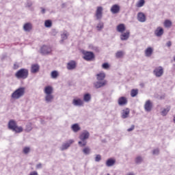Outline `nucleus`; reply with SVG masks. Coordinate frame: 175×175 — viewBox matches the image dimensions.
<instances>
[{
	"label": "nucleus",
	"mask_w": 175,
	"mask_h": 175,
	"mask_svg": "<svg viewBox=\"0 0 175 175\" xmlns=\"http://www.w3.org/2000/svg\"><path fill=\"white\" fill-rule=\"evenodd\" d=\"M174 70H175V64L173 65Z\"/></svg>",
	"instance_id": "nucleus-55"
},
{
	"label": "nucleus",
	"mask_w": 175,
	"mask_h": 175,
	"mask_svg": "<svg viewBox=\"0 0 175 175\" xmlns=\"http://www.w3.org/2000/svg\"><path fill=\"white\" fill-rule=\"evenodd\" d=\"M53 91H54V89L51 85L46 86L44 90V92L45 95L53 94Z\"/></svg>",
	"instance_id": "nucleus-18"
},
{
	"label": "nucleus",
	"mask_w": 175,
	"mask_h": 175,
	"mask_svg": "<svg viewBox=\"0 0 175 175\" xmlns=\"http://www.w3.org/2000/svg\"><path fill=\"white\" fill-rule=\"evenodd\" d=\"M15 77L16 79H27V77H28V70L25 68L20 69L16 72Z\"/></svg>",
	"instance_id": "nucleus-4"
},
{
	"label": "nucleus",
	"mask_w": 175,
	"mask_h": 175,
	"mask_svg": "<svg viewBox=\"0 0 175 175\" xmlns=\"http://www.w3.org/2000/svg\"><path fill=\"white\" fill-rule=\"evenodd\" d=\"M141 87H143V84H140Z\"/></svg>",
	"instance_id": "nucleus-58"
},
{
	"label": "nucleus",
	"mask_w": 175,
	"mask_h": 175,
	"mask_svg": "<svg viewBox=\"0 0 175 175\" xmlns=\"http://www.w3.org/2000/svg\"><path fill=\"white\" fill-rule=\"evenodd\" d=\"M172 23L170 20H165L163 23V25L165 28H170L172 27Z\"/></svg>",
	"instance_id": "nucleus-32"
},
{
	"label": "nucleus",
	"mask_w": 175,
	"mask_h": 175,
	"mask_svg": "<svg viewBox=\"0 0 175 175\" xmlns=\"http://www.w3.org/2000/svg\"><path fill=\"white\" fill-rule=\"evenodd\" d=\"M125 55V52L124 51H118L116 53V58H122Z\"/></svg>",
	"instance_id": "nucleus-31"
},
{
	"label": "nucleus",
	"mask_w": 175,
	"mask_h": 175,
	"mask_svg": "<svg viewBox=\"0 0 175 175\" xmlns=\"http://www.w3.org/2000/svg\"><path fill=\"white\" fill-rule=\"evenodd\" d=\"M65 6V3L62 4V8H64Z\"/></svg>",
	"instance_id": "nucleus-56"
},
{
	"label": "nucleus",
	"mask_w": 175,
	"mask_h": 175,
	"mask_svg": "<svg viewBox=\"0 0 175 175\" xmlns=\"http://www.w3.org/2000/svg\"><path fill=\"white\" fill-rule=\"evenodd\" d=\"M8 129L10 131H12L15 133H21L24 131V129L21 126H18L17 122H16L14 120H10L8 122Z\"/></svg>",
	"instance_id": "nucleus-1"
},
{
	"label": "nucleus",
	"mask_w": 175,
	"mask_h": 175,
	"mask_svg": "<svg viewBox=\"0 0 175 175\" xmlns=\"http://www.w3.org/2000/svg\"><path fill=\"white\" fill-rule=\"evenodd\" d=\"M68 36H69V33L66 31H64L61 33L62 40H60V43H64V40H66V39H68Z\"/></svg>",
	"instance_id": "nucleus-25"
},
{
	"label": "nucleus",
	"mask_w": 175,
	"mask_h": 175,
	"mask_svg": "<svg viewBox=\"0 0 175 175\" xmlns=\"http://www.w3.org/2000/svg\"><path fill=\"white\" fill-rule=\"evenodd\" d=\"M39 69H40V66H39V64H32L31 67V73H38V72H39Z\"/></svg>",
	"instance_id": "nucleus-21"
},
{
	"label": "nucleus",
	"mask_w": 175,
	"mask_h": 175,
	"mask_svg": "<svg viewBox=\"0 0 175 175\" xmlns=\"http://www.w3.org/2000/svg\"><path fill=\"white\" fill-rule=\"evenodd\" d=\"M57 33H58V31H57L55 29H52L51 31V34L52 35V36H55Z\"/></svg>",
	"instance_id": "nucleus-47"
},
{
	"label": "nucleus",
	"mask_w": 175,
	"mask_h": 175,
	"mask_svg": "<svg viewBox=\"0 0 175 175\" xmlns=\"http://www.w3.org/2000/svg\"><path fill=\"white\" fill-rule=\"evenodd\" d=\"M153 155H159V149L156 148L152 150Z\"/></svg>",
	"instance_id": "nucleus-46"
},
{
	"label": "nucleus",
	"mask_w": 175,
	"mask_h": 175,
	"mask_svg": "<svg viewBox=\"0 0 175 175\" xmlns=\"http://www.w3.org/2000/svg\"><path fill=\"white\" fill-rule=\"evenodd\" d=\"M32 5H33V3H32V1H27L26 4H25V7L26 8H31V6H32Z\"/></svg>",
	"instance_id": "nucleus-45"
},
{
	"label": "nucleus",
	"mask_w": 175,
	"mask_h": 175,
	"mask_svg": "<svg viewBox=\"0 0 175 175\" xmlns=\"http://www.w3.org/2000/svg\"><path fill=\"white\" fill-rule=\"evenodd\" d=\"M116 30L118 31V32H120V33H124V31H125V25L120 24L117 26Z\"/></svg>",
	"instance_id": "nucleus-29"
},
{
	"label": "nucleus",
	"mask_w": 175,
	"mask_h": 175,
	"mask_svg": "<svg viewBox=\"0 0 175 175\" xmlns=\"http://www.w3.org/2000/svg\"><path fill=\"white\" fill-rule=\"evenodd\" d=\"M107 85V81H97L93 83V87L96 88V90H99V88H102L105 87V85Z\"/></svg>",
	"instance_id": "nucleus-5"
},
{
	"label": "nucleus",
	"mask_w": 175,
	"mask_h": 175,
	"mask_svg": "<svg viewBox=\"0 0 175 175\" xmlns=\"http://www.w3.org/2000/svg\"><path fill=\"white\" fill-rule=\"evenodd\" d=\"M144 3H146V1L144 0H139L136 3V7L137 8H143V6H144Z\"/></svg>",
	"instance_id": "nucleus-36"
},
{
	"label": "nucleus",
	"mask_w": 175,
	"mask_h": 175,
	"mask_svg": "<svg viewBox=\"0 0 175 175\" xmlns=\"http://www.w3.org/2000/svg\"><path fill=\"white\" fill-rule=\"evenodd\" d=\"M33 129L32 127V123L29 122L26 124V128L25 129V132H31V131Z\"/></svg>",
	"instance_id": "nucleus-34"
},
{
	"label": "nucleus",
	"mask_w": 175,
	"mask_h": 175,
	"mask_svg": "<svg viewBox=\"0 0 175 175\" xmlns=\"http://www.w3.org/2000/svg\"><path fill=\"white\" fill-rule=\"evenodd\" d=\"M51 53V48L49 46L44 45L40 49V53L42 55H47Z\"/></svg>",
	"instance_id": "nucleus-8"
},
{
	"label": "nucleus",
	"mask_w": 175,
	"mask_h": 175,
	"mask_svg": "<svg viewBox=\"0 0 175 175\" xmlns=\"http://www.w3.org/2000/svg\"><path fill=\"white\" fill-rule=\"evenodd\" d=\"M130 34H131V33L129 32V31H126L124 33H122V34L120 35V40H128V39H129Z\"/></svg>",
	"instance_id": "nucleus-24"
},
{
	"label": "nucleus",
	"mask_w": 175,
	"mask_h": 175,
	"mask_svg": "<svg viewBox=\"0 0 175 175\" xmlns=\"http://www.w3.org/2000/svg\"><path fill=\"white\" fill-rule=\"evenodd\" d=\"M126 175H135L133 172H129Z\"/></svg>",
	"instance_id": "nucleus-53"
},
{
	"label": "nucleus",
	"mask_w": 175,
	"mask_h": 175,
	"mask_svg": "<svg viewBox=\"0 0 175 175\" xmlns=\"http://www.w3.org/2000/svg\"><path fill=\"white\" fill-rule=\"evenodd\" d=\"M104 27H105V25H104L103 23L100 22L98 23L96 28L98 31H102V29H103Z\"/></svg>",
	"instance_id": "nucleus-40"
},
{
	"label": "nucleus",
	"mask_w": 175,
	"mask_h": 175,
	"mask_svg": "<svg viewBox=\"0 0 175 175\" xmlns=\"http://www.w3.org/2000/svg\"><path fill=\"white\" fill-rule=\"evenodd\" d=\"M166 46L167 47H170L172 46V42L170 41H168L167 43H166Z\"/></svg>",
	"instance_id": "nucleus-51"
},
{
	"label": "nucleus",
	"mask_w": 175,
	"mask_h": 175,
	"mask_svg": "<svg viewBox=\"0 0 175 175\" xmlns=\"http://www.w3.org/2000/svg\"><path fill=\"white\" fill-rule=\"evenodd\" d=\"M41 13H42V14H44L46 13V10L43 8H41Z\"/></svg>",
	"instance_id": "nucleus-52"
},
{
	"label": "nucleus",
	"mask_w": 175,
	"mask_h": 175,
	"mask_svg": "<svg viewBox=\"0 0 175 175\" xmlns=\"http://www.w3.org/2000/svg\"><path fill=\"white\" fill-rule=\"evenodd\" d=\"M154 53V49L152 47L149 46L145 50V55L148 57H150Z\"/></svg>",
	"instance_id": "nucleus-20"
},
{
	"label": "nucleus",
	"mask_w": 175,
	"mask_h": 175,
	"mask_svg": "<svg viewBox=\"0 0 175 175\" xmlns=\"http://www.w3.org/2000/svg\"><path fill=\"white\" fill-rule=\"evenodd\" d=\"M174 62H175V55L174 56Z\"/></svg>",
	"instance_id": "nucleus-57"
},
{
	"label": "nucleus",
	"mask_w": 175,
	"mask_h": 175,
	"mask_svg": "<svg viewBox=\"0 0 175 175\" xmlns=\"http://www.w3.org/2000/svg\"><path fill=\"white\" fill-rule=\"evenodd\" d=\"M133 129H135V125L132 124L131 128L127 129V132H132V131H133Z\"/></svg>",
	"instance_id": "nucleus-48"
},
{
	"label": "nucleus",
	"mask_w": 175,
	"mask_h": 175,
	"mask_svg": "<svg viewBox=\"0 0 175 175\" xmlns=\"http://www.w3.org/2000/svg\"><path fill=\"white\" fill-rule=\"evenodd\" d=\"M105 77H106V74L104 72H100L96 75V79L98 81H105Z\"/></svg>",
	"instance_id": "nucleus-26"
},
{
	"label": "nucleus",
	"mask_w": 175,
	"mask_h": 175,
	"mask_svg": "<svg viewBox=\"0 0 175 175\" xmlns=\"http://www.w3.org/2000/svg\"><path fill=\"white\" fill-rule=\"evenodd\" d=\"M144 109L146 111H148L150 113L151 110H152V103L151 100H148L146 101L145 105H144Z\"/></svg>",
	"instance_id": "nucleus-11"
},
{
	"label": "nucleus",
	"mask_w": 175,
	"mask_h": 175,
	"mask_svg": "<svg viewBox=\"0 0 175 175\" xmlns=\"http://www.w3.org/2000/svg\"><path fill=\"white\" fill-rule=\"evenodd\" d=\"M118 103L119 106H125L128 103V100H126V97L122 96L118 98Z\"/></svg>",
	"instance_id": "nucleus-16"
},
{
	"label": "nucleus",
	"mask_w": 175,
	"mask_h": 175,
	"mask_svg": "<svg viewBox=\"0 0 175 175\" xmlns=\"http://www.w3.org/2000/svg\"><path fill=\"white\" fill-rule=\"evenodd\" d=\"M137 94H139V90L137 89H133L131 91V96L132 98H135V96H136L137 95Z\"/></svg>",
	"instance_id": "nucleus-33"
},
{
	"label": "nucleus",
	"mask_w": 175,
	"mask_h": 175,
	"mask_svg": "<svg viewBox=\"0 0 175 175\" xmlns=\"http://www.w3.org/2000/svg\"><path fill=\"white\" fill-rule=\"evenodd\" d=\"M54 99V96L53 94H46L45 100L46 103H51Z\"/></svg>",
	"instance_id": "nucleus-28"
},
{
	"label": "nucleus",
	"mask_w": 175,
	"mask_h": 175,
	"mask_svg": "<svg viewBox=\"0 0 175 175\" xmlns=\"http://www.w3.org/2000/svg\"><path fill=\"white\" fill-rule=\"evenodd\" d=\"M173 122H174V124H175V115L174 116Z\"/></svg>",
	"instance_id": "nucleus-54"
},
{
	"label": "nucleus",
	"mask_w": 175,
	"mask_h": 175,
	"mask_svg": "<svg viewBox=\"0 0 175 175\" xmlns=\"http://www.w3.org/2000/svg\"><path fill=\"white\" fill-rule=\"evenodd\" d=\"M79 139L81 141L78 142L80 147H85L87 146V140L90 139V132L88 131H83L79 135Z\"/></svg>",
	"instance_id": "nucleus-2"
},
{
	"label": "nucleus",
	"mask_w": 175,
	"mask_h": 175,
	"mask_svg": "<svg viewBox=\"0 0 175 175\" xmlns=\"http://www.w3.org/2000/svg\"><path fill=\"white\" fill-rule=\"evenodd\" d=\"M154 35L157 36V38H161V36L163 35V28L161 27H157L154 31Z\"/></svg>",
	"instance_id": "nucleus-17"
},
{
	"label": "nucleus",
	"mask_w": 175,
	"mask_h": 175,
	"mask_svg": "<svg viewBox=\"0 0 175 175\" xmlns=\"http://www.w3.org/2000/svg\"><path fill=\"white\" fill-rule=\"evenodd\" d=\"M23 154H29V152H31V148L29 147H25L23 150Z\"/></svg>",
	"instance_id": "nucleus-41"
},
{
	"label": "nucleus",
	"mask_w": 175,
	"mask_h": 175,
	"mask_svg": "<svg viewBox=\"0 0 175 175\" xmlns=\"http://www.w3.org/2000/svg\"><path fill=\"white\" fill-rule=\"evenodd\" d=\"M153 75H154L156 77H162V76H163V67L161 66L156 67L153 70Z\"/></svg>",
	"instance_id": "nucleus-7"
},
{
	"label": "nucleus",
	"mask_w": 175,
	"mask_h": 175,
	"mask_svg": "<svg viewBox=\"0 0 175 175\" xmlns=\"http://www.w3.org/2000/svg\"><path fill=\"white\" fill-rule=\"evenodd\" d=\"M143 162V158L140 156H138L135 158V163H142Z\"/></svg>",
	"instance_id": "nucleus-42"
},
{
	"label": "nucleus",
	"mask_w": 175,
	"mask_h": 175,
	"mask_svg": "<svg viewBox=\"0 0 175 175\" xmlns=\"http://www.w3.org/2000/svg\"><path fill=\"white\" fill-rule=\"evenodd\" d=\"M42 167H43L42 164L41 163H39L36 165V169H42Z\"/></svg>",
	"instance_id": "nucleus-49"
},
{
	"label": "nucleus",
	"mask_w": 175,
	"mask_h": 175,
	"mask_svg": "<svg viewBox=\"0 0 175 175\" xmlns=\"http://www.w3.org/2000/svg\"><path fill=\"white\" fill-rule=\"evenodd\" d=\"M102 68L103 69H109V68H110V65L109 64V63H104L102 65Z\"/></svg>",
	"instance_id": "nucleus-44"
},
{
	"label": "nucleus",
	"mask_w": 175,
	"mask_h": 175,
	"mask_svg": "<svg viewBox=\"0 0 175 175\" xmlns=\"http://www.w3.org/2000/svg\"><path fill=\"white\" fill-rule=\"evenodd\" d=\"M71 129L72 131H74L75 133H77V132L81 131V127H80L79 124L75 123L71 126Z\"/></svg>",
	"instance_id": "nucleus-22"
},
{
	"label": "nucleus",
	"mask_w": 175,
	"mask_h": 175,
	"mask_svg": "<svg viewBox=\"0 0 175 175\" xmlns=\"http://www.w3.org/2000/svg\"><path fill=\"white\" fill-rule=\"evenodd\" d=\"M25 88H18L11 94V98L16 100L20 99V98H23V96L25 95Z\"/></svg>",
	"instance_id": "nucleus-3"
},
{
	"label": "nucleus",
	"mask_w": 175,
	"mask_h": 175,
	"mask_svg": "<svg viewBox=\"0 0 175 175\" xmlns=\"http://www.w3.org/2000/svg\"><path fill=\"white\" fill-rule=\"evenodd\" d=\"M169 111H170V107H167L161 111V116H167V113H169Z\"/></svg>",
	"instance_id": "nucleus-35"
},
{
	"label": "nucleus",
	"mask_w": 175,
	"mask_h": 175,
	"mask_svg": "<svg viewBox=\"0 0 175 175\" xmlns=\"http://www.w3.org/2000/svg\"><path fill=\"white\" fill-rule=\"evenodd\" d=\"M51 77L52 79H57L58 77V71L57 70H53L51 73Z\"/></svg>",
	"instance_id": "nucleus-39"
},
{
	"label": "nucleus",
	"mask_w": 175,
	"mask_h": 175,
	"mask_svg": "<svg viewBox=\"0 0 175 175\" xmlns=\"http://www.w3.org/2000/svg\"><path fill=\"white\" fill-rule=\"evenodd\" d=\"M72 104L73 106L81 107V106H84V101L81 98H77L72 100Z\"/></svg>",
	"instance_id": "nucleus-9"
},
{
	"label": "nucleus",
	"mask_w": 175,
	"mask_h": 175,
	"mask_svg": "<svg viewBox=\"0 0 175 175\" xmlns=\"http://www.w3.org/2000/svg\"><path fill=\"white\" fill-rule=\"evenodd\" d=\"M83 152L85 154V155H90V154H91V148L89 147L85 148L83 150Z\"/></svg>",
	"instance_id": "nucleus-38"
},
{
	"label": "nucleus",
	"mask_w": 175,
	"mask_h": 175,
	"mask_svg": "<svg viewBox=\"0 0 175 175\" xmlns=\"http://www.w3.org/2000/svg\"><path fill=\"white\" fill-rule=\"evenodd\" d=\"M120 5L118 4H115L111 6V12L112 14H117L118 13H120Z\"/></svg>",
	"instance_id": "nucleus-15"
},
{
	"label": "nucleus",
	"mask_w": 175,
	"mask_h": 175,
	"mask_svg": "<svg viewBox=\"0 0 175 175\" xmlns=\"http://www.w3.org/2000/svg\"><path fill=\"white\" fill-rule=\"evenodd\" d=\"M102 160V157L100 154H96L95 157V162H100Z\"/></svg>",
	"instance_id": "nucleus-43"
},
{
	"label": "nucleus",
	"mask_w": 175,
	"mask_h": 175,
	"mask_svg": "<svg viewBox=\"0 0 175 175\" xmlns=\"http://www.w3.org/2000/svg\"><path fill=\"white\" fill-rule=\"evenodd\" d=\"M91 94L86 93L83 95V102H85L86 103H89V102H91Z\"/></svg>",
	"instance_id": "nucleus-27"
},
{
	"label": "nucleus",
	"mask_w": 175,
	"mask_h": 175,
	"mask_svg": "<svg viewBox=\"0 0 175 175\" xmlns=\"http://www.w3.org/2000/svg\"><path fill=\"white\" fill-rule=\"evenodd\" d=\"M23 29L25 32H29L32 29V25L31 23H26L23 26Z\"/></svg>",
	"instance_id": "nucleus-30"
},
{
	"label": "nucleus",
	"mask_w": 175,
	"mask_h": 175,
	"mask_svg": "<svg viewBox=\"0 0 175 175\" xmlns=\"http://www.w3.org/2000/svg\"><path fill=\"white\" fill-rule=\"evenodd\" d=\"M130 113H131V110H129V108H126L124 109H122L121 112L122 118H123V120H125L126 118H129Z\"/></svg>",
	"instance_id": "nucleus-12"
},
{
	"label": "nucleus",
	"mask_w": 175,
	"mask_h": 175,
	"mask_svg": "<svg viewBox=\"0 0 175 175\" xmlns=\"http://www.w3.org/2000/svg\"><path fill=\"white\" fill-rule=\"evenodd\" d=\"M105 165L107 166V167H111V166H114V165H116V159H108L105 163Z\"/></svg>",
	"instance_id": "nucleus-23"
},
{
	"label": "nucleus",
	"mask_w": 175,
	"mask_h": 175,
	"mask_svg": "<svg viewBox=\"0 0 175 175\" xmlns=\"http://www.w3.org/2000/svg\"><path fill=\"white\" fill-rule=\"evenodd\" d=\"M67 69L68 70H73V69H76V62L70 61L67 64Z\"/></svg>",
	"instance_id": "nucleus-19"
},
{
	"label": "nucleus",
	"mask_w": 175,
	"mask_h": 175,
	"mask_svg": "<svg viewBox=\"0 0 175 175\" xmlns=\"http://www.w3.org/2000/svg\"><path fill=\"white\" fill-rule=\"evenodd\" d=\"M103 12V8L97 7V10L96 11V20H102Z\"/></svg>",
	"instance_id": "nucleus-10"
},
{
	"label": "nucleus",
	"mask_w": 175,
	"mask_h": 175,
	"mask_svg": "<svg viewBox=\"0 0 175 175\" xmlns=\"http://www.w3.org/2000/svg\"><path fill=\"white\" fill-rule=\"evenodd\" d=\"M51 25H53V23L51 22V20L45 21L44 27H46V28H51Z\"/></svg>",
	"instance_id": "nucleus-37"
},
{
	"label": "nucleus",
	"mask_w": 175,
	"mask_h": 175,
	"mask_svg": "<svg viewBox=\"0 0 175 175\" xmlns=\"http://www.w3.org/2000/svg\"><path fill=\"white\" fill-rule=\"evenodd\" d=\"M75 143V139H68L67 142H64L60 147L61 151H65V150H68L72 144Z\"/></svg>",
	"instance_id": "nucleus-6"
},
{
	"label": "nucleus",
	"mask_w": 175,
	"mask_h": 175,
	"mask_svg": "<svg viewBox=\"0 0 175 175\" xmlns=\"http://www.w3.org/2000/svg\"><path fill=\"white\" fill-rule=\"evenodd\" d=\"M94 53L92 52H85L83 54V59H85V61H91L94 58Z\"/></svg>",
	"instance_id": "nucleus-14"
},
{
	"label": "nucleus",
	"mask_w": 175,
	"mask_h": 175,
	"mask_svg": "<svg viewBox=\"0 0 175 175\" xmlns=\"http://www.w3.org/2000/svg\"><path fill=\"white\" fill-rule=\"evenodd\" d=\"M137 19L139 23H146V14H144L143 12H138L137 15Z\"/></svg>",
	"instance_id": "nucleus-13"
},
{
	"label": "nucleus",
	"mask_w": 175,
	"mask_h": 175,
	"mask_svg": "<svg viewBox=\"0 0 175 175\" xmlns=\"http://www.w3.org/2000/svg\"><path fill=\"white\" fill-rule=\"evenodd\" d=\"M29 175H39V174H38V172L33 171L30 172Z\"/></svg>",
	"instance_id": "nucleus-50"
}]
</instances>
